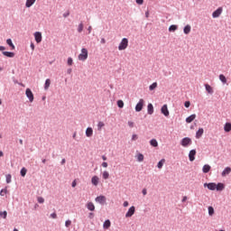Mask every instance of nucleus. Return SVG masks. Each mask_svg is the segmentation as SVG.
<instances>
[{
	"label": "nucleus",
	"instance_id": "obj_27",
	"mask_svg": "<svg viewBox=\"0 0 231 231\" xmlns=\"http://www.w3.org/2000/svg\"><path fill=\"white\" fill-rule=\"evenodd\" d=\"M190 30H191L190 25H186V26L184 27L183 32H184V33H185L186 35H189V33H190Z\"/></svg>",
	"mask_w": 231,
	"mask_h": 231
},
{
	"label": "nucleus",
	"instance_id": "obj_23",
	"mask_svg": "<svg viewBox=\"0 0 231 231\" xmlns=\"http://www.w3.org/2000/svg\"><path fill=\"white\" fill-rule=\"evenodd\" d=\"M202 171L205 174H207L208 172H210V165L208 164H205L202 168Z\"/></svg>",
	"mask_w": 231,
	"mask_h": 231
},
{
	"label": "nucleus",
	"instance_id": "obj_34",
	"mask_svg": "<svg viewBox=\"0 0 231 231\" xmlns=\"http://www.w3.org/2000/svg\"><path fill=\"white\" fill-rule=\"evenodd\" d=\"M104 125H106L104 124V122H102V121L98 122V124H97V131H102V127H104Z\"/></svg>",
	"mask_w": 231,
	"mask_h": 231
},
{
	"label": "nucleus",
	"instance_id": "obj_44",
	"mask_svg": "<svg viewBox=\"0 0 231 231\" xmlns=\"http://www.w3.org/2000/svg\"><path fill=\"white\" fill-rule=\"evenodd\" d=\"M68 65L73 66V59L72 58H68Z\"/></svg>",
	"mask_w": 231,
	"mask_h": 231
},
{
	"label": "nucleus",
	"instance_id": "obj_24",
	"mask_svg": "<svg viewBox=\"0 0 231 231\" xmlns=\"http://www.w3.org/2000/svg\"><path fill=\"white\" fill-rule=\"evenodd\" d=\"M205 88H206V91H208V93H209V95H212V93H214V88H212L210 87V85L206 84V85H205Z\"/></svg>",
	"mask_w": 231,
	"mask_h": 231
},
{
	"label": "nucleus",
	"instance_id": "obj_59",
	"mask_svg": "<svg viewBox=\"0 0 231 231\" xmlns=\"http://www.w3.org/2000/svg\"><path fill=\"white\" fill-rule=\"evenodd\" d=\"M101 44H106V39L105 38L101 39Z\"/></svg>",
	"mask_w": 231,
	"mask_h": 231
},
{
	"label": "nucleus",
	"instance_id": "obj_3",
	"mask_svg": "<svg viewBox=\"0 0 231 231\" xmlns=\"http://www.w3.org/2000/svg\"><path fill=\"white\" fill-rule=\"evenodd\" d=\"M191 143H192V139L189 137H185L180 141V145H182V147H189V145H191Z\"/></svg>",
	"mask_w": 231,
	"mask_h": 231
},
{
	"label": "nucleus",
	"instance_id": "obj_2",
	"mask_svg": "<svg viewBox=\"0 0 231 231\" xmlns=\"http://www.w3.org/2000/svg\"><path fill=\"white\" fill-rule=\"evenodd\" d=\"M79 60H88V49H81V53L78 56Z\"/></svg>",
	"mask_w": 231,
	"mask_h": 231
},
{
	"label": "nucleus",
	"instance_id": "obj_7",
	"mask_svg": "<svg viewBox=\"0 0 231 231\" xmlns=\"http://www.w3.org/2000/svg\"><path fill=\"white\" fill-rule=\"evenodd\" d=\"M106 196L101 195L96 198V201L97 203H100V205H105L106 204Z\"/></svg>",
	"mask_w": 231,
	"mask_h": 231
},
{
	"label": "nucleus",
	"instance_id": "obj_41",
	"mask_svg": "<svg viewBox=\"0 0 231 231\" xmlns=\"http://www.w3.org/2000/svg\"><path fill=\"white\" fill-rule=\"evenodd\" d=\"M6 178V183H12V175L11 174H7L5 176Z\"/></svg>",
	"mask_w": 231,
	"mask_h": 231
},
{
	"label": "nucleus",
	"instance_id": "obj_55",
	"mask_svg": "<svg viewBox=\"0 0 231 231\" xmlns=\"http://www.w3.org/2000/svg\"><path fill=\"white\" fill-rule=\"evenodd\" d=\"M123 207H129V202L128 201H125L123 204Z\"/></svg>",
	"mask_w": 231,
	"mask_h": 231
},
{
	"label": "nucleus",
	"instance_id": "obj_58",
	"mask_svg": "<svg viewBox=\"0 0 231 231\" xmlns=\"http://www.w3.org/2000/svg\"><path fill=\"white\" fill-rule=\"evenodd\" d=\"M5 50H6V48H5V46H0V51H5Z\"/></svg>",
	"mask_w": 231,
	"mask_h": 231
},
{
	"label": "nucleus",
	"instance_id": "obj_63",
	"mask_svg": "<svg viewBox=\"0 0 231 231\" xmlns=\"http://www.w3.org/2000/svg\"><path fill=\"white\" fill-rule=\"evenodd\" d=\"M64 163H66V159H62L61 161V165H64Z\"/></svg>",
	"mask_w": 231,
	"mask_h": 231
},
{
	"label": "nucleus",
	"instance_id": "obj_54",
	"mask_svg": "<svg viewBox=\"0 0 231 231\" xmlns=\"http://www.w3.org/2000/svg\"><path fill=\"white\" fill-rule=\"evenodd\" d=\"M143 196H147V189H143Z\"/></svg>",
	"mask_w": 231,
	"mask_h": 231
},
{
	"label": "nucleus",
	"instance_id": "obj_42",
	"mask_svg": "<svg viewBox=\"0 0 231 231\" xmlns=\"http://www.w3.org/2000/svg\"><path fill=\"white\" fill-rule=\"evenodd\" d=\"M26 172H27L26 168H23L21 170V176H23V177L26 176Z\"/></svg>",
	"mask_w": 231,
	"mask_h": 231
},
{
	"label": "nucleus",
	"instance_id": "obj_11",
	"mask_svg": "<svg viewBox=\"0 0 231 231\" xmlns=\"http://www.w3.org/2000/svg\"><path fill=\"white\" fill-rule=\"evenodd\" d=\"M204 187H208V190H216V183H204Z\"/></svg>",
	"mask_w": 231,
	"mask_h": 231
},
{
	"label": "nucleus",
	"instance_id": "obj_14",
	"mask_svg": "<svg viewBox=\"0 0 231 231\" xmlns=\"http://www.w3.org/2000/svg\"><path fill=\"white\" fill-rule=\"evenodd\" d=\"M194 120H196V114H193L186 118L187 124H190V123L194 122Z\"/></svg>",
	"mask_w": 231,
	"mask_h": 231
},
{
	"label": "nucleus",
	"instance_id": "obj_30",
	"mask_svg": "<svg viewBox=\"0 0 231 231\" xmlns=\"http://www.w3.org/2000/svg\"><path fill=\"white\" fill-rule=\"evenodd\" d=\"M102 176H103V180H109V171H103Z\"/></svg>",
	"mask_w": 231,
	"mask_h": 231
},
{
	"label": "nucleus",
	"instance_id": "obj_40",
	"mask_svg": "<svg viewBox=\"0 0 231 231\" xmlns=\"http://www.w3.org/2000/svg\"><path fill=\"white\" fill-rule=\"evenodd\" d=\"M208 215L214 216V208L212 206L208 207Z\"/></svg>",
	"mask_w": 231,
	"mask_h": 231
},
{
	"label": "nucleus",
	"instance_id": "obj_17",
	"mask_svg": "<svg viewBox=\"0 0 231 231\" xmlns=\"http://www.w3.org/2000/svg\"><path fill=\"white\" fill-rule=\"evenodd\" d=\"M216 190H218V191L225 190V184L221 182L216 184Z\"/></svg>",
	"mask_w": 231,
	"mask_h": 231
},
{
	"label": "nucleus",
	"instance_id": "obj_31",
	"mask_svg": "<svg viewBox=\"0 0 231 231\" xmlns=\"http://www.w3.org/2000/svg\"><path fill=\"white\" fill-rule=\"evenodd\" d=\"M219 80H221V82H222L223 84H226V77H225V75L220 74V75H219Z\"/></svg>",
	"mask_w": 231,
	"mask_h": 231
},
{
	"label": "nucleus",
	"instance_id": "obj_33",
	"mask_svg": "<svg viewBox=\"0 0 231 231\" xmlns=\"http://www.w3.org/2000/svg\"><path fill=\"white\" fill-rule=\"evenodd\" d=\"M6 42L8 46H11L12 50H15V45H14V43L12 42V39H7Z\"/></svg>",
	"mask_w": 231,
	"mask_h": 231
},
{
	"label": "nucleus",
	"instance_id": "obj_5",
	"mask_svg": "<svg viewBox=\"0 0 231 231\" xmlns=\"http://www.w3.org/2000/svg\"><path fill=\"white\" fill-rule=\"evenodd\" d=\"M25 95H26L27 98H29L30 102H33L34 97H33V92H32V89L26 88Z\"/></svg>",
	"mask_w": 231,
	"mask_h": 231
},
{
	"label": "nucleus",
	"instance_id": "obj_18",
	"mask_svg": "<svg viewBox=\"0 0 231 231\" xmlns=\"http://www.w3.org/2000/svg\"><path fill=\"white\" fill-rule=\"evenodd\" d=\"M147 111L148 115H152V113H154V106H152V104H148Z\"/></svg>",
	"mask_w": 231,
	"mask_h": 231
},
{
	"label": "nucleus",
	"instance_id": "obj_50",
	"mask_svg": "<svg viewBox=\"0 0 231 231\" xmlns=\"http://www.w3.org/2000/svg\"><path fill=\"white\" fill-rule=\"evenodd\" d=\"M129 127H134V123L133 121L128 122Z\"/></svg>",
	"mask_w": 231,
	"mask_h": 231
},
{
	"label": "nucleus",
	"instance_id": "obj_61",
	"mask_svg": "<svg viewBox=\"0 0 231 231\" xmlns=\"http://www.w3.org/2000/svg\"><path fill=\"white\" fill-rule=\"evenodd\" d=\"M185 201H187V197H186V196L183 197V199H182V203H185Z\"/></svg>",
	"mask_w": 231,
	"mask_h": 231
},
{
	"label": "nucleus",
	"instance_id": "obj_6",
	"mask_svg": "<svg viewBox=\"0 0 231 231\" xmlns=\"http://www.w3.org/2000/svg\"><path fill=\"white\" fill-rule=\"evenodd\" d=\"M143 109V99H140L137 105L135 106V111L140 113Z\"/></svg>",
	"mask_w": 231,
	"mask_h": 231
},
{
	"label": "nucleus",
	"instance_id": "obj_20",
	"mask_svg": "<svg viewBox=\"0 0 231 231\" xmlns=\"http://www.w3.org/2000/svg\"><path fill=\"white\" fill-rule=\"evenodd\" d=\"M87 208L93 212L95 210V204H93V202L87 203Z\"/></svg>",
	"mask_w": 231,
	"mask_h": 231
},
{
	"label": "nucleus",
	"instance_id": "obj_56",
	"mask_svg": "<svg viewBox=\"0 0 231 231\" xmlns=\"http://www.w3.org/2000/svg\"><path fill=\"white\" fill-rule=\"evenodd\" d=\"M72 187H73V188L77 187V180H73V182H72Z\"/></svg>",
	"mask_w": 231,
	"mask_h": 231
},
{
	"label": "nucleus",
	"instance_id": "obj_25",
	"mask_svg": "<svg viewBox=\"0 0 231 231\" xmlns=\"http://www.w3.org/2000/svg\"><path fill=\"white\" fill-rule=\"evenodd\" d=\"M231 172V168L230 167H226L223 171H222V176L225 177L226 175H228Z\"/></svg>",
	"mask_w": 231,
	"mask_h": 231
},
{
	"label": "nucleus",
	"instance_id": "obj_8",
	"mask_svg": "<svg viewBox=\"0 0 231 231\" xmlns=\"http://www.w3.org/2000/svg\"><path fill=\"white\" fill-rule=\"evenodd\" d=\"M221 14H223V8L219 7L215 12H213L212 17L214 19H216V18L219 17V15H221Z\"/></svg>",
	"mask_w": 231,
	"mask_h": 231
},
{
	"label": "nucleus",
	"instance_id": "obj_12",
	"mask_svg": "<svg viewBox=\"0 0 231 231\" xmlns=\"http://www.w3.org/2000/svg\"><path fill=\"white\" fill-rule=\"evenodd\" d=\"M189 162H194L196 160V150H191L189 153Z\"/></svg>",
	"mask_w": 231,
	"mask_h": 231
},
{
	"label": "nucleus",
	"instance_id": "obj_53",
	"mask_svg": "<svg viewBox=\"0 0 231 231\" xmlns=\"http://www.w3.org/2000/svg\"><path fill=\"white\" fill-rule=\"evenodd\" d=\"M102 167H104V169H107V162H103Z\"/></svg>",
	"mask_w": 231,
	"mask_h": 231
},
{
	"label": "nucleus",
	"instance_id": "obj_29",
	"mask_svg": "<svg viewBox=\"0 0 231 231\" xmlns=\"http://www.w3.org/2000/svg\"><path fill=\"white\" fill-rule=\"evenodd\" d=\"M158 88V83L157 82H153L150 87L149 89L150 91H153V89H156Z\"/></svg>",
	"mask_w": 231,
	"mask_h": 231
},
{
	"label": "nucleus",
	"instance_id": "obj_60",
	"mask_svg": "<svg viewBox=\"0 0 231 231\" xmlns=\"http://www.w3.org/2000/svg\"><path fill=\"white\" fill-rule=\"evenodd\" d=\"M102 160H104V162H106L107 160V157L106 155H103Z\"/></svg>",
	"mask_w": 231,
	"mask_h": 231
},
{
	"label": "nucleus",
	"instance_id": "obj_13",
	"mask_svg": "<svg viewBox=\"0 0 231 231\" xmlns=\"http://www.w3.org/2000/svg\"><path fill=\"white\" fill-rule=\"evenodd\" d=\"M86 136L88 138H91V136H93V128L91 127H88L86 130Z\"/></svg>",
	"mask_w": 231,
	"mask_h": 231
},
{
	"label": "nucleus",
	"instance_id": "obj_10",
	"mask_svg": "<svg viewBox=\"0 0 231 231\" xmlns=\"http://www.w3.org/2000/svg\"><path fill=\"white\" fill-rule=\"evenodd\" d=\"M161 112L162 115H164V116H169L170 113H169V108H168L167 105H163L162 106Z\"/></svg>",
	"mask_w": 231,
	"mask_h": 231
},
{
	"label": "nucleus",
	"instance_id": "obj_51",
	"mask_svg": "<svg viewBox=\"0 0 231 231\" xmlns=\"http://www.w3.org/2000/svg\"><path fill=\"white\" fill-rule=\"evenodd\" d=\"M51 217H52V219H57V213L51 214Z\"/></svg>",
	"mask_w": 231,
	"mask_h": 231
},
{
	"label": "nucleus",
	"instance_id": "obj_36",
	"mask_svg": "<svg viewBox=\"0 0 231 231\" xmlns=\"http://www.w3.org/2000/svg\"><path fill=\"white\" fill-rule=\"evenodd\" d=\"M178 30V25H171L169 27V32H176Z\"/></svg>",
	"mask_w": 231,
	"mask_h": 231
},
{
	"label": "nucleus",
	"instance_id": "obj_28",
	"mask_svg": "<svg viewBox=\"0 0 231 231\" xmlns=\"http://www.w3.org/2000/svg\"><path fill=\"white\" fill-rule=\"evenodd\" d=\"M150 144L152 145V147H158V141H156V139H152L150 141Z\"/></svg>",
	"mask_w": 231,
	"mask_h": 231
},
{
	"label": "nucleus",
	"instance_id": "obj_52",
	"mask_svg": "<svg viewBox=\"0 0 231 231\" xmlns=\"http://www.w3.org/2000/svg\"><path fill=\"white\" fill-rule=\"evenodd\" d=\"M137 5H143V0H135Z\"/></svg>",
	"mask_w": 231,
	"mask_h": 231
},
{
	"label": "nucleus",
	"instance_id": "obj_9",
	"mask_svg": "<svg viewBox=\"0 0 231 231\" xmlns=\"http://www.w3.org/2000/svg\"><path fill=\"white\" fill-rule=\"evenodd\" d=\"M34 39H35L36 42L39 44L40 42H42V33L36 32L34 33Z\"/></svg>",
	"mask_w": 231,
	"mask_h": 231
},
{
	"label": "nucleus",
	"instance_id": "obj_16",
	"mask_svg": "<svg viewBox=\"0 0 231 231\" xmlns=\"http://www.w3.org/2000/svg\"><path fill=\"white\" fill-rule=\"evenodd\" d=\"M3 55H5V57H9V59H14V57H15V53L10 51H3Z\"/></svg>",
	"mask_w": 231,
	"mask_h": 231
},
{
	"label": "nucleus",
	"instance_id": "obj_49",
	"mask_svg": "<svg viewBox=\"0 0 231 231\" xmlns=\"http://www.w3.org/2000/svg\"><path fill=\"white\" fill-rule=\"evenodd\" d=\"M185 107H190V101H186L184 103Z\"/></svg>",
	"mask_w": 231,
	"mask_h": 231
},
{
	"label": "nucleus",
	"instance_id": "obj_38",
	"mask_svg": "<svg viewBox=\"0 0 231 231\" xmlns=\"http://www.w3.org/2000/svg\"><path fill=\"white\" fill-rule=\"evenodd\" d=\"M7 216H8V213L6 211L0 212V217H4V219H6Z\"/></svg>",
	"mask_w": 231,
	"mask_h": 231
},
{
	"label": "nucleus",
	"instance_id": "obj_4",
	"mask_svg": "<svg viewBox=\"0 0 231 231\" xmlns=\"http://www.w3.org/2000/svg\"><path fill=\"white\" fill-rule=\"evenodd\" d=\"M134 212H136V208L132 206L125 214V217H133L134 216Z\"/></svg>",
	"mask_w": 231,
	"mask_h": 231
},
{
	"label": "nucleus",
	"instance_id": "obj_64",
	"mask_svg": "<svg viewBox=\"0 0 231 231\" xmlns=\"http://www.w3.org/2000/svg\"><path fill=\"white\" fill-rule=\"evenodd\" d=\"M145 17H149V12L145 13Z\"/></svg>",
	"mask_w": 231,
	"mask_h": 231
},
{
	"label": "nucleus",
	"instance_id": "obj_1",
	"mask_svg": "<svg viewBox=\"0 0 231 231\" xmlns=\"http://www.w3.org/2000/svg\"><path fill=\"white\" fill-rule=\"evenodd\" d=\"M127 46H129V40L127 38H124L121 42L119 43L118 50L119 51H122L124 50L127 49Z\"/></svg>",
	"mask_w": 231,
	"mask_h": 231
},
{
	"label": "nucleus",
	"instance_id": "obj_15",
	"mask_svg": "<svg viewBox=\"0 0 231 231\" xmlns=\"http://www.w3.org/2000/svg\"><path fill=\"white\" fill-rule=\"evenodd\" d=\"M99 178L98 176H93L91 179V183L95 185V187H97L98 185V181H99Z\"/></svg>",
	"mask_w": 231,
	"mask_h": 231
},
{
	"label": "nucleus",
	"instance_id": "obj_37",
	"mask_svg": "<svg viewBox=\"0 0 231 231\" xmlns=\"http://www.w3.org/2000/svg\"><path fill=\"white\" fill-rule=\"evenodd\" d=\"M82 30H84V23H80L78 27L79 33H81Z\"/></svg>",
	"mask_w": 231,
	"mask_h": 231
},
{
	"label": "nucleus",
	"instance_id": "obj_22",
	"mask_svg": "<svg viewBox=\"0 0 231 231\" xmlns=\"http://www.w3.org/2000/svg\"><path fill=\"white\" fill-rule=\"evenodd\" d=\"M111 226V221L109 219L106 220L103 224V228L107 230Z\"/></svg>",
	"mask_w": 231,
	"mask_h": 231
},
{
	"label": "nucleus",
	"instance_id": "obj_46",
	"mask_svg": "<svg viewBox=\"0 0 231 231\" xmlns=\"http://www.w3.org/2000/svg\"><path fill=\"white\" fill-rule=\"evenodd\" d=\"M65 226L68 228V227H69V226H71V220H67L66 222H65Z\"/></svg>",
	"mask_w": 231,
	"mask_h": 231
},
{
	"label": "nucleus",
	"instance_id": "obj_43",
	"mask_svg": "<svg viewBox=\"0 0 231 231\" xmlns=\"http://www.w3.org/2000/svg\"><path fill=\"white\" fill-rule=\"evenodd\" d=\"M117 106H118V107H120V108L124 107V101H123V100H118V101H117Z\"/></svg>",
	"mask_w": 231,
	"mask_h": 231
},
{
	"label": "nucleus",
	"instance_id": "obj_57",
	"mask_svg": "<svg viewBox=\"0 0 231 231\" xmlns=\"http://www.w3.org/2000/svg\"><path fill=\"white\" fill-rule=\"evenodd\" d=\"M92 30H93V27L88 26V33H91V31H92Z\"/></svg>",
	"mask_w": 231,
	"mask_h": 231
},
{
	"label": "nucleus",
	"instance_id": "obj_62",
	"mask_svg": "<svg viewBox=\"0 0 231 231\" xmlns=\"http://www.w3.org/2000/svg\"><path fill=\"white\" fill-rule=\"evenodd\" d=\"M32 50H35V45L33 43L31 44Z\"/></svg>",
	"mask_w": 231,
	"mask_h": 231
},
{
	"label": "nucleus",
	"instance_id": "obj_26",
	"mask_svg": "<svg viewBox=\"0 0 231 231\" xmlns=\"http://www.w3.org/2000/svg\"><path fill=\"white\" fill-rule=\"evenodd\" d=\"M203 133H204L203 128H199L196 133V138H201V136H203Z\"/></svg>",
	"mask_w": 231,
	"mask_h": 231
},
{
	"label": "nucleus",
	"instance_id": "obj_21",
	"mask_svg": "<svg viewBox=\"0 0 231 231\" xmlns=\"http://www.w3.org/2000/svg\"><path fill=\"white\" fill-rule=\"evenodd\" d=\"M35 1L37 0H26V3H25L26 8H30L32 5H35Z\"/></svg>",
	"mask_w": 231,
	"mask_h": 231
},
{
	"label": "nucleus",
	"instance_id": "obj_48",
	"mask_svg": "<svg viewBox=\"0 0 231 231\" xmlns=\"http://www.w3.org/2000/svg\"><path fill=\"white\" fill-rule=\"evenodd\" d=\"M38 203H44V198L38 197Z\"/></svg>",
	"mask_w": 231,
	"mask_h": 231
},
{
	"label": "nucleus",
	"instance_id": "obj_45",
	"mask_svg": "<svg viewBox=\"0 0 231 231\" xmlns=\"http://www.w3.org/2000/svg\"><path fill=\"white\" fill-rule=\"evenodd\" d=\"M6 192H8V190L6 189H4L0 191V196H5L6 194Z\"/></svg>",
	"mask_w": 231,
	"mask_h": 231
},
{
	"label": "nucleus",
	"instance_id": "obj_19",
	"mask_svg": "<svg viewBox=\"0 0 231 231\" xmlns=\"http://www.w3.org/2000/svg\"><path fill=\"white\" fill-rule=\"evenodd\" d=\"M224 131L226 133H230L231 131V123H226L224 125Z\"/></svg>",
	"mask_w": 231,
	"mask_h": 231
},
{
	"label": "nucleus",
	"instance_id": "obj_35",
	"mask_svg": "<svg viewBox=\"0 0 231 231\" xmlns=\"http://www.w3.org/2000/svg\"><path fill=\"white\" fill-rule=\"evenodd\" d=\"M163 163H165V159H162L158 162L157 164L158 169H162V167H163Z\"/></svg>",
	"mask_w": 231,
	"mask_h": 231
},
{
	"label": "nucleus",
	"instance_id": "obj_39",
	"mask_svg": "<svg viewBox=\"0 0 231 231\" xmlns=\"http://www.w3.org/2000/svg\"><path fill=\"white\" fill-rule=\"evenodd\" d=\"M137 162H143V154L142 153L137 154Z\"/></svg>",
	"mask_w": 231,
	"mask_h": 231
},
{
	"label": "nucleus",
	"instance_id": "obj_47",
	"mask_svg": "<svg viewBox=\"0 0 231 231\" xmlns=\"http://www.w3.org/2000/svg\"><path fill=\"white\" fill-rule=\"evenodd\" d=\"M138 140V135L137 134H133L132 135V142H136Z\"/></svg>",
	"mask_w": 231,
	"mask_h": 231
},
{
	"label": "nucleus",
	"instance_id": "obj_32",
	"mask_svg": "<svg viewBox=\"0 0 231 231\" xmlns=\"http://www.w3.org/2000/svg\"><path fill=\"white\" fill-rule=\"evenodd\" d=\"M51 84V81L50 80V79H46L45 85H44V89H49Z\"/></svg>",
	"mask_w": 231,
	"mask_h": 231
}]
</instances>
